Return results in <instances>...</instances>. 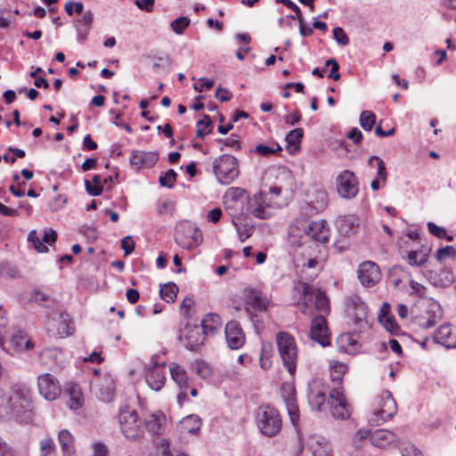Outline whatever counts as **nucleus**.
<instances>
[{
	"label": "nucleus",
	"mask_w": 456,
	"mask_h": 456,
	"mask_svg": "<svg viewBox=\"0 0 456 456\" xmlns=\"http://www.w3.org/2000/svg\"><path fill=\"white\" fill-rule=\"evenodd\" d=\"M284 186L281 183H275V184L269 187L267 191L261 190L250 200L248 205V215L252 214L256 218L268 219L271 216V212L267 207L271 206L272 200V196L269 198V195L279 196Z\"/></svg>",
	"instance_id": "nucleus-5"
},
{
	"label": "nucleus",
	"mask_w": 456,
	"mask_h": 456,
	"mask_svg": "<svg viewBox=\"0 0 456 456\" xmlns=\"http://www.w3.org/2000/svg\"><path fill=\"white\" fill-rule=\"evenodd\" d=\"M256 422L260 432L268 437L280 433L282 427L281 416L279 411L269 405H261L256 413Z\"/></svg>",
	"instance_id": "nucleus-3"
},
{
	"label": "nucleus",
	"mask_w": 456,
	"mask_h": 456,
	"mask_svg": "<svg viewBox=\"0 0 456 456\" xmlns=\"http://www.w3.org/2000/svg\"><path fill=\"white\" fill-rule=\"evenodd\" d=\"M325 66L326 67H329V66L331 67V69H330V73L328 75V77L331 78V79H333L335 81L339 80L340 74L338 73V69H339L338 62L335 59L330 58V59L326 61Z\"/></svg>",
	"instance_id": "nucleus-58"
},
{
	"label": "nucleus",
	"mask_w": 456,
	"mask_h": 456,
	"mask_svg": "<svg viewBox=\"0 0 456 456\" xmlns=\"http://www.w3.org/2000/svg\"><path fill=\"white\" fill-rule=\"evenodd\" d=\"M55 450V444L52 438H45L40 441L41 456H48Z\"/></svg>",
	"instance_id": "nucleus-54"
},
{
	"label": "nucleus",
	"mask_w": 456,
	"mask_h": 456,
	"mask_svg": "<svg viewBox=\"0 0 456 456\" xmlns=\"http://www.w3.org/2000/svg\"><path fill=\"white\" fill-rule=\"evenodd\" d=\"M305 448L309 450L313 456H333L330 445L323 438L311 436Z\"/></svg>",
	"instance_id": "nucleus-23"
},
{
	"label": "nucleus",
	"mask_w": 456,
	"mask_h": 456,
	"mask_svg": "<svg viewBox=\"0 0 456 456\" xmlns=\"http://www.w3.org/2000/svg\"><path fill=\"white\" fill-rule=\"evenodd\" d=\"M65 12L71 16L74 12L77 14L83 13L84 4L81 2L69 1L64 5Z\"/></svg>",
	"instance_id": "nucleus-57"
},
{
	"label": "nucleus",
	"mask_w": 456,
	"mask_h": 456,
	"mask_svg": "<svg viewBox=\"0 0 456 456\" xmlns=\"http://www.w3.org/2000/svg\"><path fill=\"white\" fill-rule=\"evenodd\" d=\"M191 20L188 17L181 16L175 19L170 26L173 31L178 35H181L189 27Z\"/></svg>",
	"instance_id": "nucleus-47"
},
{
	"label": "nucleus",
	"mask_w": 456,
	"mask_h": 456,
	"mask_svg": "<svg viewBox=\"0 0 456 456\" xmlns=\"http://www.w3.org/2000/svg\"><path fill=\"white\" fill-rule=\"evenodd\" d=\"M222 326L221 317L217 314L209 313L200 322V327L208 335V333H214L219 330Z\"/></svg>",
	"instance_id": "nucleus-30"
},
{
	"label": "nucleus",
	"mask_w": 456,
	"mask_h": 456,
	"mask_svg": "<svg viewBox=\"0 0 456 456\" xmlns=\"http://www.w3.org/2000/svg\"><path fill=\"white\" fill-rule=\"evenodd\" d=\"M354 319L355 324H362V322L367 323V316H368V307L367 305L362 302L357 301L354 303Z\"/></svg>",
	"instance_id": "nucleus-39"
},
{
	"label": "nucleus",
	"mask_w": 456,
	"mask_h": 456,
	"mask_svg": "<svg viewBox=\"0 0 456 456\" xmlns=\"http://www.w3.org/2000/svg\"><path fill=\"white\" fill-rule=\"evenodd\" d=\"M311 338L322 346L330 345V335L326 319L322 315L315 316L311 324Z\"/></svg>",
	"instance_id": "nucleus-15"
},
{
	"label": "nucleus",
	"mask_w": 456,
	"mask_h": 456,
	"mask_svg": "<svg viewBox=\"0 0 456 456\" xmlns=\"http://www.w3.org/2000/svg\"><path fill=\"white\" fill-rule=\"evenodd\" d=\"M397 412V404L392 393L388 390L383 391L377 401V409L369 419L371 426H379L387 420L391 419Z\"/></svg>",
	"instance_id": "nucleus-7"
},
{
	"label": "nucleus",
	"mask_w": 456,
	"mask_h": 456,
	"mask_svg": "<svg viewBox=\"0 0 456 456\" xmlns=\"http://www.w3.org/2000/svg\"><path fill=\"white\" fill-rule=\"evenodd\" d=\"M31 400V395L29 389L25 385L16 384L12 387V395L7 398V402H25Z\"/></svg>",
	"instance_id": "nucleus-32"
},
{
	"label": "nucleus",
	"mask_w": 456,
	"mask_h": 456,
	"mask_svg": "<svg viewBox=\"0 0 456 456\" xmlns=\"http://www.w3.org/2000/svg\"><path fill=\"white\" fill-rule=\"evenodd\" d=\"M327 402L335 419H346L350 417V406L343 395L342 387L331 389Z\"/></svg>",
	"instance_id": "nucleus-9"
},
{
	"label": "nucleus",
	"mask_w": 456,
	"mask_h": 456,
	"mask_svg": "<svg viewBox=\"0 0 456 456\" xmlns=\"http://www.w3.org/2000/svg\"><path fill=\"white\" fill-rule=\"evenodd\" d=\"M176 172L170 168L165 173V175L159 176V182L163 187L173 188L176 181Z\"/></svg>",
	"instance_id": "nucleus-49"
},
{
	"label": "nucleus",
	"mask_w": 456,
	"mask_h": 456,
	"mask_svg": "<svg viewBox=\"0 0 456 456\" xmlns=\"http://www.w3.org/2000/svg\"><path fill=\"white\" fill-rule=\"evenodd\" d=\"M410 286H411V295H416L418 297H425V293H426V287L423 286L422 284L411 280L410 281Z\"/></svg>",
	"instance_id": "nucleus-64"
},
{
	"label": "nucleus",
	"mask_w": 456,
	"mask_h": 456,
	"mask_svg": "<svg viewBox=\"0 0 456 456\" xmlns=\"http://www.w3.org/2000/svg\"><path fill=\"white\" fill-rule=\"evenodd\" d=\"M282 149L279 143L273 142L272 146L265 144H257L254 149H251L249 152H256L260 156L268 157L281 151Z\"/></svg>",
	"instance_id": "nucleus-43"
},
{
	"label": "nucleus",
	"mask_w": 456,
	"mask_h": 456,
	"mask_svg": "<svg viewBox=\"0 0 456 456\" xmlns=\"http://www.w3.org/2000/svg\"><path fill=\"white\" fill-rule=\"evenodd\" d=\"M166 417L163 414H151L144 419V427L153 436L161 434Z\"/></svg>",
	"instance_id": "nucleus-27"
},
{
	"label": "nucleus",
	"mask_w": 456,
	"mask_h": 456,
	"mask_svg": "<svg viewBox=\"0 0 456 456\" xmlns=\"http://www.w3.org/2000/svg\"><path fill=\"white\" fill-rule=\"evenodd\" d=\"M373 160H376L377 161V165H378V171H377V175H378V178H379L383 184L386 183L387 182V168H386V165H385V162L378 156H371L370 157L368 162L369 164H371V162Z\"/></svg>",
	"instance_id": "nucleus-50"
},
{
	"label": "nucleus",
	"mask_w": 456,
	"mask_h": 456,
	"mask_svg": "<svg viewBox=\"0 0 456 456\" xmlns=\"http://www.w3.org/2000/svg\"><path fill=\"white\" fill-rule=\"evenodd\" d=\"M185 330L186 348L191 351L197 350L200 346L203 345L205 336H207V334L202 330V328L198 325H191L188 323Z\"/></svg>",
	"instance_id": "nucleus-19"
},
{
	"label": "nucleus",
	"mask_w": 456,
	"mask_h": 456,
	"mask_svg": "<svg viewBox=\"0 0 456 456\" xmlns=\"http://www.w3.org/2000/svg\"><path fill=\"white\" fill-rule=\"evenodd\" d=\"M94 21V13L88 10L83 13L80 19L76 20L74 26L77 30V39L80 44H84L91 30Z\"/></svg>",
	"instance_id": "nucleus-21"
},
{
	"label": "nucleus",
	"mask_w": 456,
	"mask_h": 456,
	"mask_svg": "<svg viewBox=\"0 0 456 456\" xmlns=\"http://www.w3.org/2000/svg\"><path fill=\"white\" fill-rule=\"evenodd\" d=\"M178 287L174 282L164 284L159 290L160 297L167 303L174 302L177 297Z\"/></svg>",
	"instance_id": "nucleus-37"
},
{
	"label": "nucleus",
	"mask_w": 456,
	"mask_h": 456,
	"mask_svg": "<svg viewBox=\"0 0 456 456\" xmlns=\"http://www.w3.org/2000/svg\"><path fill=\"white\" fill-rule=\"evenodd\" d=\"M332 32L333 37L338 45L346 46L349 44V37L342 28L336 27Z\"/></svg>",
	"instance_id": "nucleus-55"
},
{
	"label": "nucleus",
	"mask_w": 456,
	"mask_h": 456,
	"mask_svg": "<svg viewBox=\"0 0 456 456\" xmlns=\"http://www.w3.org/2000/svg\"><path fill=\"white\" fill-rule=\"evenodd\" d=\"M250 200L248 191L239 187L230 188L224 196V200L246 202L248 205Z\"/></svg>",
	"instance_id": "nucleus-34"
},
{
	"label": "nucleus",
	"mask_w": 456,
	"mask_h": 456,
	"mask_svg": "<svg viewBox=\"0 0 456 456\" xmlns=\"http://www.w3.org/2000/svg\"><path fill=\"white\" fill-rule=\"evenodd\" d=\"M434 340L446 348H456V329L451 324H444L436 330Z\"/></svg>",
	"instance_id": "nucleus-20"
},
{
	"label": "nucleus",
	"mask_w": 456,
	"mask_h": 456,
	"mask_svg": "<svg viewBox=\"0 0 456 456\" xmlns=\"http://www.w3.org/2000/svg\"><path fill=\"white\" fill-rule=\"evenodd\" d=\"M456 256V249L452 246H446L444 248H440L437 249L436 253V258L438 261H442L446 257H453Z\"/></svg>",
	"instance_id": "nucleus-59"
},
{
	"label": "nucleus",
	"mask_w": 456,
	"mask_h": 456,
	"mask_svg": "<svg viewBox=\"0 0 456 456\" xmlns=\"http://www.w3.org/2000/svg\"><path fill=\"white\" fill-rule=\"evenodd\" d=\"M281 394L283 402L289 401L290 398L296 397V388L294 385L285 382L281 387Z\"/></svg>",
	"instance_id": "nucleus-53"
},
{
	"label": "nucleus",
	"mask_w": 456,
	"mask_h": 456,
	"mask_svg": "<svg viewBox=\"0 0 456 456\" xmlns=\"http://www.w3.org/2000/svg\"><path fill=\"white\" fill-rule=\"evenodd\" d=\"M64 395H69L67 404L70 409L77 410L83 405V397L79 387L77 385H69L64 390Z\"/></svg>",
	"instance_id": "nucleus-29"
},
{
	"label": "nucleus",
	"mask_w": 456,
	"mask_h": 456,
	"mask_svg": "<svg viewBox=\"0 0 456 456\" xmlns=\"http://www.w3.org/2000/svg\"><path fill=\"white\" fill-rule=\"evenodd\" d=\"M337 189L338 194L346 199L354 198L358 192V181L350 170H344L337 177Z\"/></svg>",
	"instance_id": "nucleus-11"
},
{
	"label": "nucleus",
	"mask_w": 456,
	"mask_h": 456,
	"mask_svg": "<svg viewBox=\"0 0 456 456\" xmlns=\"http://www.w3.org/2000/svg\"><path fill=\"white\" fill-rule=\"evenodd\" d=\"M427 320L420 325L424 329H430L434 327L443 317V311L438 302L432 301L429 304Z\"/></svg>",
	"instance_id": "nucleus-28"
},
{
	"label": "nucleus",
	"mask_w": 456,
	"mask_h": 456,
	"mask_svg": "<svg viewBox=\"0 0 456 456\" xmlns=\"http://www.w3.org/2000/svg\"><path fill=\"white\" fill-rule=\"evenodd\" d=\"M336 224L341 235L349 237L354 234L358 229V218L353 215L339 216Z\"/></svg>",
	"instance_id": "nucleus-24"
},
{
	"label": "nucleus",
	"mask_w": 456,
	"mask_h": 456,
	"mask_svg": "<svg viewBox=\"0 0 456 456\" xmlns=\"http://www.w3.org/2000/svg\"><path fill=\"white\" fill-rule=\"evenodd\" d=\"M225 339L231 349L236 350L243 346L245 335L237 321L229 322L224 330Z\"/></svg>",
	"instance_id": "nucleus-16"
},
{
	"label": "nucleus",
	"mask_w": 456,
	"mask_h": 456,
	"mask_svg": "<svg viewBox=\"0 0 456 456\" xmlns=\"http://www.w3.org/2000/svg\"><path fill=\"white\" fill-rule=\"evenodd\" d=\"M175 240L181 248L191 250L202 242V234L193 224L183 222L175 228Z\"/></svg>",
	"instance_id": "nucleus-8"
},
{
	"label": "nucleus",
	"mask_w": 456,
	"mask_h": 456,
	"mask_svg": "<svg viewBox=\"0 0 456 456\" xmlns=\"http://www.w3.org/2000/svg\"><path fill=\"white\" fill-rule=\"evenodd\" d=\"M303 295L305 298L309 297V300H311V297H314L316 310L325 314L330 313V301L322 290L315 289L307 283H303Z\"/></svg>",
	"instance_id": "nucleus-17"
},
{
	"label": "nucleus",
	"mask_w": 456,
	"mask_h": 456,
	"mask_svg": "<svg viewBox=\"0 0 456 456\" xmlns=\"http://www.w3.org/2000/svg\"><path fill=\"white\" fill-rule=\"evenodd\" d=\"M303 136L304 130L302 128H295L289 131L285 137L288 147H294V150H298Z\"/></svg>",
	"instance_id": "nucleus-40"
},
{
	"label": "nucleus",
	"mask_w": 456,
	"mask_h": 456,
	"mask_svg": "<svg viewBox=\"0 0 456 456\" xmlns=\"http://www.w3.org/2000/svg\"><path fill=\"white\" fill-rule=\"evenodd\" d=\"M284 403L286 405L291 423L296 426L299 419V408L297 403V398H290L289 401L284 402Z\"/></svg>",
	"instance_id": "nucleus-44"
},
{
	"label": "nucleus",
	"mask_w": 456,
	"mask_h": 456,
	"mask_svg": "<svg viewBox=\"0 0 456 456\" xmlns=\"http://www.w3.org/2000/svg\"><path fill=\"white\" fill-rule=\"evenodd\" d=\"M151 362L153 365L146 373V382L152 390L159 391L164 387L166 381V363H159L156 361V356L151 357Z\"/></svg>",
	"instance_id": "nucleus-14"
},
{
	"label": "nucleus",
	"mask_w": 456,
	"mask_h": 456,
	"mask_svg": "<svg viewBox=\"0 0 456 456\" xmlns=\"http://www.w3.org/2000/svg\"><path fill=\"white\" fill-rule=\"evenodd\" d=\"M28 240L32 242L35 248L39 253H45L48 251V248L44 244L43 239L40 240L36 231H31L28 235Z\"/></svg>",
	"instance_id": "nucleus-51"
},
{
	"label": "nucleus",
	"mask_w": 456,
	"mask_h": 456,
	"mask_svg": "<svg viewBox=\"0 0 456 456\" xmlns=\"http://www.w3.org/2000/svg\"><path fill=\"white\" fill-rule=\"evenodd\" d=\"M118 422L124 436L132 442L140 443L144 436V429L135 410L125 406L119 410Z\"/></svg>",
	"instance_id": "nucleus-2"
},
{
	"label": "nucleus",
	"mask_w": 456,
	"mask_h": 456,
	"mask_svg": "<svg viewBox=\"0 0 456 456\" xmlns=\"http://www.w3.org/2000/svg\"><path fill=\"white\" fill-rule=\"evenodd\" d=\"M232 224L236 228L239 240L243 242L249 238L254 232V225L249 224H242L241 221L233 222Z\"/></svg>",
	"instance_id": "nucleus-42"
},
{
	"label": "nucleus",
	"mask_w": 456,
	"mask_h": 456,
	"mask_svg": "<svg viewBox=\"0 0 456 456\" xmlns=\"http://www.w3.org/2000/svg\"><path fill=\"white\" fill-rule=\"evenodd\" d=\"M8 403L12 414L21 422L32 420L34 415L32 401H28V403L25 402H9Z\"/></svg>",
	"instance_id": "nucleus-22"
},
{
	"label": "nucleus",
	"mask_w": 456,
	"mask_h": 456,
	"mask_svg": "<svg viewBox=\"0 0 456 456\" xmlns=\"http://www.w3.org/2000/svg\"><path fill=\"white\" fill-rule=\"evenodd\" d=\"M371 434L372 433H370V431L369 429L362 428V429L358 430V432L355 434V436L353 439L354 447L356 449L361 448L362 446L364 440L367 439L369 436L370 437Z\"/></svg>",
	"instance_id": "nucleus-56"
},
{
	"label": "nucleus",
	"mask_w": 456,
	"mask_h": 456,
	"mask_svg": "<svg viewBox=\"0 0 456 456\" xmlns=\"http://www.w3.org/2000/svg\"><path fill=\"white\" fill-rule=\"evenodd\" d=\"M86 191L89 195L92 196H100L103 191L102 184H92V183L88 180L85 181Z\"/></svg>",
	"instance_id": "nucleus-61"
},
{
	"label": "nucleus",
	"mask_w": 456,
	"mask_h": 456,
	"mask_svg": "<svg viewBox=\"0 0 456 456\" xmlns=\"http://www.w3.org/2000/svg\"><path fill=\"white\" fill-rule=\"evenodd\" d=\"M385 322V328L387 330H388L392 334H397V332L400 330L399 325L396 323L395 317L390 315L383 318Z\"/></svg>",
	"instance_id": "nucleus-62"
},
{
	"label": "nucleus",
	"mask_w": 456,
	"mask_h": 456,
	"mask_svg": "<svg viewBox=\"0 0 456 456\" xmlns=\"http://www.w3.org/2000/svg\"><path fill=\"white\" fill-rule=\"evenodd\" d=\"M346 370L347 366L345 363H342L338 361H331L330 368V376L331 381L340 385Z\"/></svg>",
	"instance_id": "nucleus-36"
},
{
	"label": "nucleus",
	"mask_w": 456,
	"mask_h": 456,
	"mask_svg": "<svg viewBox=\"0 0 456 456\" xmlns=\"http://www.w3.org/2000/svg\"><path fill=\"white\" fill-rule=\"evenodd\" d=\"M330 232L324 220L311 222L303 229L289 228V238L293 245L305 248L312 256L314 252H320L319 247L329 240Z\"/></svg>",
	"instance_id": "nucleus-1"
},
{
	"label": "nucleus",
	"mask_w": 456,
	"mask_h": 456,
	"mask_svg": "<svg viewBox=\"0 0 456 456\" xmlns=\"http://www.w3.org/2000/svg\"><path fill=\"white\" fill-rule=\"evenodd\" d=\"M121 248L124 250L125 256L130 255L134 250V242L131 236H126L121 240Z\"/></svg>",
	"instance_id": "nucleus-63"
},
{
	"label": "nucleus",
	"mask_w": 456,
	"mask_h": 456,
	"mask_svg": "<svg viewBox=\"0 0 456 456\" xmlns=\"http://www.w3.org/2000/svg\"><path fill=\"white\" fill-rule=\"evenodd\" d=\"M405 259L411 266H422L427 262V250L421 256L415 249L410 250Z\"/></svg>",
	"instance_id": "nucleus-46"
},
{
	"label": "nucleus",
	"mask_w": 456,
	"mask_h": 456,
	"mask_svg": "<svg viewBox=\"0 0 456 456\" xmlns=\"http://www.w3.org/2000/svg\"><path fill=\"white\" fill-rule=\"evenodd\" d=\"M191 370L203 379L208 377L210 374L208 364L200 360L194 361L191 363Z\"/></svg>",
	"instance_id": "nucleus-48"
},
{
	"label": "nucleus",
	"mask_w": 456,
	"mask_h": 456,
	"mask_svg": "<svg viewBox=\"0 0 456 456\" xmlns=\"http://www.w3.org/2000/svg\"><path fill=\"white\" fill-rule=\"evenodd\" d=\"M183 428L190 434H196L201 426V419L198 415H189L182 421Z\"/></svg>",
	"instance_id": "nucleus-41"
},
{
	"label": "nucleus",
	"mask_w": 456,
	"mask_h": 456,
	"mask_svg": "<svg viewBox=\"0 0 456 456\" xmlns=\"http://www.w3.org/2000/svg\"><path fill=\"white\" fill-rule=\"evenodd\" d=\"M58 440L64 456H67L73 452L74 437L69 430H61L58 434Z\"/></svg>",
	"instance_id": "nucleus-35"
},
{
	"label": "nucleus",
	"mask_w": 456,
	"mask_h": 456,
	"mask_svg": "<svg viewBox=\"0 0 456 456\" xmlns=\"http://www.w3.org/2000/svg\"><path fill=\"white\" fill-rule=\"evenodd\" d=\"M276 345L283 366L294 376L297 370V346L292 335L280 331L276 335Z\"/></svg>",
	"instance_id": "nucleus-4"
},
{
	"label": "nucleus",
	"mask_w": 456,
	"mask_h": 456,
	"mask_svg": "<svg viewBox=\"0 0 456 456\" xmlns=\"http://www.w3.org/2000/svg\"><path fill=\"white\" fill-rule=\"evenodd\" d=\"M376 122V115L370 110H363L360 114V125L366 130L370 131Z\"/></svg>",
	"instance_id": "nucleus-45"
},
{
	"label": "nucleus",
	"mask_w": 456,
	"mask_h": 456,
	"mask_svg": "<svg viewBox=\"0 0 456 456\" xmlns=\"http://www.w3.org/2000/svg\"><path fill=\"white\" fill-rule=\"evenodd\" d=\"M37 387L39 394L47 401H54L61 394V387L59 380L50 373L38 376Z\"/></svg>",
	"instance_id": "nucleus-10"
},
{
	"label": "nucleus",
	"mask_w": 456,
	"mask_h": 456,
	"mask_svg": "<svg viewBox=\"0 0 456 456\" xmlns=\"http://www.w3.org/2000/svg\"><path fill=\"white\" fill-rule=\"evenodd\" d=\"M10 342L16 351H27L34 347L33 342L27 338V334L22 330L13 334Z\"/></svg>",
	"instance_id": "nucleus-31"
},
{
	"label": "nucleus",
	"mask_w": 456,
	"mask_h": 456,
	"mask_svg": "<svg viewBox=\"0 0 456 456\" xmlns=\"http://www.w3.org/2000/svg\"><path fill=\"white\" fill-rule=\"evenodd\" d=\"M428 232L438 239H444L446 237V230L444 227L436 225L433 222L428 223Z\"/></svg>",
	"instance_id": "nucleus-60"
},
{
	"label": "nucleus",
	"mask_w": 456,
	"mask_h": 456,
	"mask_svg": "<svg viewBox=\"0 0 456 456\" xmlns=\"http://www.w3.org/2000/svg\"><path fill=\"white\" fill-rule=\"evenodd\" d=\"M213 172L222 184H230L240 174L238 159L230 154H223L213 161Z\"/></svg>",
	"instance_id": "nucleus-6"
},
{
	"label": "nucleus",
	"mask_w": 456,
	"mask_h": 456,
	"mask_svg": "<svg viewBox=\"0 0 456 456\" xmlns=\"http://www.w3.org/2000/svg\"><path fill=\"white\" fill-rule=\"evenodd\" d=\"M172 379L183 389L188 387V375L184 368L179 364H173L170 368Z\"/></svg>",
	"instance_id": "nucleus-33"
},
{
	"label": "nucleus",
	"mask_w": 456,
	"mask_h": 456,
	"mask_svg": "<svg viewBox=\"0 0 456 456\" xmlns=\"http://www.w3.org/2000/svg\"><path fill=\"white\" fill-rule=\"evenodd\" d=\"M397 438V436L392 431L379 429L371 434L370 442L376 447H385L395 443Z\"/></svg>",
	"instance_id": "nucleus-25"
},
{
	"label": "nucleus",
	"mask_w": 456,
	"mask_h": 456,
	"mask_svg": "<svg viewBox=\"0 0 456 456\" xmlns=\"http://www.w3.org/2000/svg\"><path fill=\"white\" fill-rule=\"evenodd\" d=\"M358 279L365 287H372L381 278V273L379 265L371 261L362 263L357 270Z\"/></svg>",
	"instance_id": "nucleus-12"
},
{
	"label": "nucleus",
	"mask_w": 456,
	"mask_h": 456,
	"mask_svg": "<svg viewBox=\"0 0 456 456\" xmlns=\"http://www.w3.org/2000/svg\"><path fill=\"white\" fill-rule=\"evenodd\" d=\"M159 160L157 151H133L130 157V163L137 168H151Z\"/></svg>",
	"instance_id": "nucleus-18"
},
{
	"label": "nucleus",
	"mask_w": 456,
	"mask_h": 456,
	"mask_svg": "<svg viewBox=\"0 0 456 456\" xmlns=\"http://www.w3.org/2000/svg\"><path fill=\"white\" fill-rule=\"evenodd\" d=\"M224 204L225 210L232 217V224L240 221L242 217L248 215V204L246 202L224 200Z\"/></svg>",
	"instance_id": "nucleus-26"
},
{
	"label": "nucleus",
	"mask_w": 456,
	"mask_h": 456,
	"mask_svg": "<svg viewBox=\"0 0 456 456\" xmlns=\"http://www.w3.org/2000/svg\"><path fill=\"white\" fill-rule=\"evenodd\" d=\"M247 305H249L255 311H265L267 309L266 301L260 293H251L246 301Z\"/></svg>",
	"instance_id": "nucleus-38"
},
{
	"label": "nucleus",
	"mask_w": 456,
	"mask_h": 456,
	"mask_svg": "<svg viewBox=\"0 0 456 456\" xmlns=\"http://www.w3.org/2000/svg\"><path fill=\"white\" fill-rule=\"evenodd\" d=\"M277 4H282L286 7H288V10H292L295 12V15H288L289 19L296 20L299 19V17H303L302 12L300 8L291 0H274Z\"/></svg>",
	"instance_id": "nucleus-52"
},
{
	"label": "nucleus",
	"mask_w": 456,
	"mask_h": 456,
	"mask_svg": "<svg viewBox=\"0 0 456 456\" xmlns=\"http://www.w3.org/2000/svg\"><path fill=\"white\" fill-rule=\"evenodd\" d=\"M328 387L320 379H313L308 385V402L313 409L320 411L326 401Z\"/></svg>",
	"instance_id": "nucleus-13"
}]
</instances>
